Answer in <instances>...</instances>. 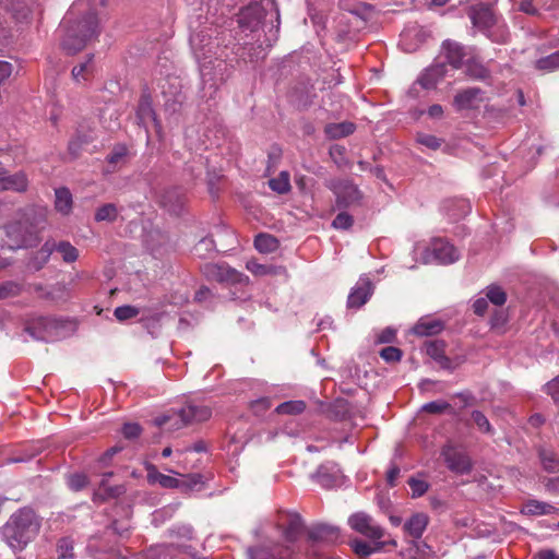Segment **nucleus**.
<instances>
[{
  "mask_svg": "<svg viewBox=\"0 0 559 559\" xmlns=\"http://www.w3.org/2000/svg\"><path fill=\"white\" fill-rule=\"evenodd\" d=\"M468 74L481 81H486L490 78V71L485 66L476 62L468 66Z\"/></svg>",
  "mask_w": 559,
  "mask_h": 559,
  "instance_id": "8fccbe9b",
  "label": "nucleus"
},
{
  "mask_svg": "<svg viewBox=\"0 0 559 559\" xmlns=\"http://www.w3.org/2000/svg\"><path fill=\"white\" fill-rule=\"evenodd\" d=\"M145 469H146V479H147L148 484H151V485L158 484L160 487L167 488V489H173V488L179 489V486L182 485L180 483L179 478L159 473L157 471L156 466L151 463H147L145 465Z\"/></svg>",
  "mask_w": 559,
  "mask_h": 559,
  "instance_id": "412c9836",
  "label": "nucleus"
},
{
  "mask_svg": "<svg viewBox=\"0 0 559 559\" xmlns=\"http://www.w3.org/2000/svg\"><path fill=\"white\" fill-rule=\"evenodd\" d=\"M401 473L400 467L396 464H392L391 467L386 472V483L390 487H394L396 484V479L399 478Z\"/></svg>",
  "mask_w": 559,
  "mask_h": 559,
  "instance_id": "0e129e2a",
  "label": "nucleus"
},
{
  "mask_svg": "<svg viewBox=\"0 0 559 559\" xmlns=\"http://www.w3.org/2000/svg\"><path fill=\"white\" fill-rule=\"evenodd\" d=\"M329 188L335 194L336 204L338 207H347L353 205L357 203L361 198L357 186L348 179L332 180L329 183Z\"/></svg>",
  "mask_w": 559,
  "mask_h": 559,
  "instance_id": "9d476101",
  "label": "nucleus"
},
{
  "mask_svg": "<svg viewBox=\"0 0 559 559\" xmlns=\"http://www.w3.org/2000/svg\"><path fill=\"white\" fill-rule=\"evenodd\" d=\"M442 323L438 320H420L414 326V333L419 336L435 335L441 332Z\"/></svg>",
  "mask_w": 559,
  "mask_h": 559,
  "instance_id": "473e14b6",
  "label": "nucleus"
},
{
  "mask_svg": "<svg viewBox=\"0 0 559 559\" xmlns=\"http://www.w3.org/2000/svg\"><path fill=\"white\" fill-rule=\"evenodd\" d=\"M395 335L396 331L393 328H385L378 334L377 342L380 344L391 343L394 341Z\"/></svg>",
  "mask_w": 559,
  "mask_h": 559,
  "instance_id": "e2e57ef3",
  "label": "nucleus"
},
{
  "mask_svg": "<svg viewBox=\"0 0 559 559\" xmlns=\"http://www.w3.org/2000/svg\"><path fill=\"white\" fill-rule=\"evenodd\" d=\"M467 16L474 27L493 43L506 44L510 38L507 24L495 13L488 3L479 2L468 7Z\"/></svg>",
  "mask_w": 559,
  "mask_h": 559,
  "instance_id": "20e7f679",
  "label": "nucleus"
},
{
  "mask_svg": "<svg viewBox=\"0 0 559 559\" xmlns=\"http://www.w3.org/2000/svg\"><path fill=\"white\" fill-rule=\"evenodd\" d=\"M340 537L338 527L329 524H317L308 533V538L313 543L335 544Z\"/></svg>",
  "mask_w": 559,
  "mask_h": 559,
  "instance_id": "f3484780",
  "label": "nucleus"
},
{
  "mask_svg": "<svg viewBox=\"0 0 559 559\" xmlns=\"http://www.w3.org/2000/svg\"><path fill=\"white\" fill-rule=\"evenodd\" d=\"M73 199L72 193L66 187L55 190V209L62 215H68L72 211Z\"/></svg>",
  "mask_w": 559,
  "mask_h": 559,
  "instance_id": "cd10ccee",
  "label": "nucleus"
},
{
  "mask_svg": "<svg viewBox=\"0 0 559 559\" xmlns=\"http://www.w3.org/2000/svg\"><path fill=\"white\" fill-rule=\"evenodd\" d=\"M314 478L324 488H332L337 484V477L329 473L326 466L321 465L316 474Z\"/></svg>",
  "mask_w": 559,
  "mask_h": 559,
  "instance_id": "a19ab883",
  "label": "nucleus"
},
{
  "mask_svg": "<svg viewBox=\"0 0 559 559\" xmlns=\"http://www.w3.org/2000/svg\"><path fill=\"white\" fill-rule=\"evenodd\" d=\"M88 484V478L85 474H72L68 477V486L73 491H80Z\"/></svg>",
  "mask_w": 559,
  "mask_h": 559,
  "instance_id": "09e8293b",
  "label": "nucleus"
},
{
  "mask_svg": "<svg viewBox=\"0 0 559 559\" xmlns=\"http://www.w3.org/2000/svg\"><path fill=\"white\" fill-rule=\"evenodd\" d=\"M118 211L115 204L108 203L100 206L95 213V219L97 222H112L116 219Z\"/></svg>",
  "mask_w": 559,
  "mask_h": 559,
  "instance_id": "c03bdc74",
  "label": "nucleus"
},
{
  "mask_svg": "<svg viewBox=\"0 0 559 559\" xmlns=\"http://www.w3.org/2000/svg\"><path fill=\"white\" fill-rule=\"evenodd\" d=\"M451 405L445 401H432L423 405L421 411L429 414H442L448 411Z\"/></svg>",
  "mask_w": 559,
  "mask_h": 559,
  "instance_id": "3c124183",
  "label": "nucleus"
},
{
  "mask_svg": "<svg viewBox=\"0 0 559 559\" xmlns=\"http://www.w3.org/2000/svg\"><path fill=\"white\" fill-rule=\"evenodd\" d=\"M214 249H215V243H214V240L212 238H203L194 247L195 253L199 254L200 257L204 255L202 253L203 250H205L207 252H212V251H214Z\"/></svg>",
  "mask_w": 559,
  "mask_h": 559,
  "instance_id": "052dcab7",
  "label": "nucleus"
},
{
  "mask_svg": "<svg viewBox=\"0 0 559 559\" xmlns=\"http://www.w3.org/2000/svg\"><path fill=\"white\" fill-rule=\"evenodd\" d=\"M330 155L337 166H344L348 164V159L345 155V148L340 144H335L330 148Z\"/></svg>",
  "mask_w": 559,
  "mask_h": 559,
  "instance_id": "6e6d98bb",
  "label": "nucleus"
},
{
  "mask_svg": "<svg viewBox=\"0 0 559 559\" xmlns=\"http://www.w3.org/2000/svg\"><path fill=\"white\" fill-rule=\"evenodd\" d=\"M246 267L255 276L276 275L283 269L281 266L261 264L258 263L255 260H249L246 263Z\"/></svg>",
  "mask_w": 559,
  "mask_h": 559,
  "instance_id": "f704fd0d",
  "label": "nucleus"
},
{
  "mask_svg": "<svg viewBox=\"0 0 559 559\" xmlns=\"http://www.w3.org/2000/svg\"><path fill=\"white\" fill-rule=\"evenodd\" d=\"M442 454L448 467L451 471L464 474L472 469L471 461L466 454L457 452L452 448L444 449Z\"/></svg>",
  "mask_w": 559,
  "mask_h": 559,
  "instance_id": "6ab92c4d",
  "label": "nucleus"
},
{
  "mask_svg": "<svg viewBox=\"0 0 559 559\" xmlns=\"http://www.w3.org/2000/svg\"><path fill=\"white\" fill-rule=\"evenodd\" d=\"M248 556L249 559H292L293 550L288 546L253 547L248 549Z\"/></svg>",
  "mask_w": 559,
  "mask_h": 559,
  "instance_id": "dca6fc26",
  "label": "nucleus"
},
{
  "mask_svg": "<svg viewBox=\"0 0 559 559\" xmlns=\"http://www.w3.org/2000/svg\"><path fill=\"white\" fill-rule=\"evenodd\" d=\"M212 415V411L207 406L189 404L178 412V417L183 425L204 421Z\"/></svg>",
  "mask_w": 559,
  "mask_h": 559,
  "instance_id": "a211bd4d",
  "label": "nucleus"
},
{
  "mask_svg": "<svg viewBox=\"0 0 559 559\" xmlns=\"http://www.w3.org/2000/svg\"><path fill=\"white\" fill-rule=\"evenodd\" d=\"M354 223L353 216L346 212L338 213L332 222V226L336 229L346 230L352 227Z\"/></svg>",
  "mask_w": 559,
  "mask_h": 559,
  "instance_id": "864d4df0",
  "label": "nucleus"
},
{
  "mask_svg": "<svg viewBox=\"0 0 559 559\" xmlns=\"http://www.w3.org/2000/svg\"><path fill=\"white\" fill-rule=\"evenodd\" d=\"M57 322L49 318H38L28 324L25 331L36 341L53 342L57 338L55 330Z\"/></svg>",
  "mask_w": 559,
  "mask_h": 559,
  "instance_id": "9b49d317",
  "label": "nucleus"
},
{
  "mask_svg": "<svg viewBox=\"0 0 559 559\" xmlns=\"http://www.w3.org/2000/svg\"><path fill=\"white\" fill-rule=\"evenodd\" d=\"M205 275L219 283L229 284H248L249 277L225 263L206 264L204 269Z\"/></svg>",
  "mask_w": 559,
  "mask_h": 559,
  "instance_id": "1a4fd4ad",
  "label": "nucleus"
},
{
  "mask_svg": "<svg viewBox=\"0 0 559 559\" xmlns=\"http://www.w3.org/2000/svg\"><path fill=\"white\" fill-rule=\"evenodd\" d=\"M269 187L278 194H285L290 191L289 174L286 170L280 173L275 178L269 180Z\"/></svg>",
  "mask_w": 559,
  "mask_h": 559,
  "instance_id": "c9c22d12",
  "label": "nucleus"
},
{
  "mask_svg": "<svg viewBox=\"0 0 559 559\" xmlns=\"http://www.w3.org/2000/svg\"><path fill=\"white\" fill-rule=\"evenodd\" d=\"M52 252H55L53 241L47 240L28 260V269L34 272L41 270L49 261Z\"/></svg>",
  "mask_w": 559,
  "mask_h": 559,
  "instance_id": "5701e85b",
  "label": "nucleus"
},
{
  "mask_svg": "<svg viewBox=\"0 0 559 559\" xmlns=\"http://www.w3.org/2000/svg\"><path fill=\"white\" fill-rule=\"evenodd\" d=\"M180 483L182 484L181 486H179V489H181V491L188 493V492H191V491H199L202 489L203 487V477L201 474L199 473H195V474H189L187 476H183V478L180 479Z\"/></svg>",
  "mask_w": 559,
  "mask_h": 559,
  "instance_id": "e433bc0d",
  "label": "nucleus"
},
{
  "mask_svg": "<svg viewBox=\"0 0 559 559\" xmlns=\"http://www.w3.org/2000/svg\"><path fill=\"white\" fill-rule=\"evenodd\" d=\"M71 74L73 80L79 84L87 82L94 74L93 56H90L84 62L75 66Z\"/></svg>",
  "mask_w": 559,
  "mask_h": 559,
  "instance_id": "c756f323",
  "label": "nucleus"
},
{
  "mask_svg": "<svg viewBox=\"0 0 559 559\" xmlns=\"http://www.w3.org/2000/svg\"><path fill=\"white\" fill-rule=\"evenodd\" d=\"M139 309L134 306H120L115 309V317L118 321H126L139 314Z\"/></svg>",
  "mask_w": 559,
  "mask_h": 559,
  "instance_id": "de8ad7c7",
  "label": "nucleus"
},
{
  "mask_svg": "<svg viewBox=\"0 0 559 559\" xmlns=\"http://www.w3.org/2000/svg\"><path fill=\"white\" fill-rule=\"evenodd\" d=\"M546 392L556 403H559V376L546 384Z\"/></svg>",
  "mask_w": 559,
  "mask_h": 559,
  "instance_id": "680f3d73",
  "label": "nucleus"
},
{
  "mask_svg": "<svg viewBox=\"0 0 559 559\" xmlns=\"http://www.w3.org/2000/svg\"><path fill=\"white\" fill-rule=\"evenodd\" d=\"M46 223V207H26L19 221L5 226L7 246L12 250L36 246L40 240V233L45 229Z\"/></svg>",
  "mask_w": 559,
  "mask_h": 559,
  "instance_id": "f03ea898",
  "label": "nucleus"
},
{
  "mask_svg": "<svg viewBox=\"0 0 559 559\" xmlns=\"http://www.w3.org/2000/svg\"><path fill=\"white\" fill-rule=\"evenodd\" d=\"M59 559H73V543L70 538H61L57 545Z\"/></svg>",
  "mask_w": 559,
  "mask_h": 559,
  "instance_id": "49530a36",
  "label": "nucleus"
},
{
  "mask_svg": "<svg viewBox=\"0 0 559 559\" xmlns=\"http://www.w3.org/2000/svg\"><path fill=\"white\" fill-rule=\"evenodd\" d=\"M20 292V286L13 282H7L0 284V299H4L10 296L17 295Z\"/></svg>",
  "mask_w": 559,
  "mask_h": 559,
  "instance_id": "13d9d810",
  "label": "nucleus"
},
{
  "mask_svg": "<svg viewBox=\"0 0 559 559\" xmlns=\"http://www.w3.org/2000/svg\"><path fill=\"white\" fill-rule=\"evenodd\" d=\"M472 419L478 427V429L485 433H491L492 428L488 420V418L480 412V411H474L472 413Z\"/></svg>",
  "mask_w": 559,
  "mask_h": 559,
  "instance_id": "603ef678",
  "label": "nucleus"
},
{
  "mask_svg": "<svg viewBox=\"0 0 559 559\" xmlns=\"http://www.w3.org/2000/svg\"><path fill=\"white\" fill-rule=\"evenodd\" d=\"M132 156L133 152L131 147H129L124 142L116 144L106 158L108 163L106 173H114L116 169L121 168L132 158Z\"/></svg>",
  "mask_w": 559,
  "mask_h": 559,
  "instance_id": "4468645a",
  "label": "nucleus"
},
{
  "mask_svg": "<svg viewBox=\"0 0 559 559\" xmlns=\"http://www.w3.org/2000/svg\"><path fill=\"white\" fill-rule=\"evenodd\" d=\"M98 34V21L95 11L88 9L84 17L67 28L62 39V48L69 55L81 51L94 36Z\"/></svg>",
  "mask_w": 559,
  "mask_h": 559,
  "instance_id": "39448f33",
  "label": "nucleus"
},
{
  "mask_svg": "<svg viewBox=\"0 0 559 559\" xmlns=\"http://www.w3.org/2000/svg\"><path fill=\"white\" fill-rule=\"evenodd\" d=\"M460 258L459 250L442 238H435L431 240L430 246L426 248L423 254V262L437 263V264H451Z\"/></svg>",
  "mask_w": 559,
  "mask_h": 559,
  "instance_id": "423d86ee",
  "label": "nucleus"
},
{
  "mask_svg": "<svg viewBox=\"0 0 559 559\" xmlns=\"http://www.w3.org/2000/svg\"><path fill=\"white\" fill-rule=\"evenodd\" d=\"M264 19L263 8L255 3L243 8L238 17L239 27L243 31L254 32Z\"/></svg>",
  "mask_w": 559,
  "mask_h": 559,
  "instance_id": "ddd939ff",
  "label": "nucleus"
},
{
  "mask_svg": "<svg viewBox=\"0 0 559 559\" xmlns=\"http://www.w3.org/2000/svg\"><path fill=\"white\" fill-rule=\"evenodd\" d=\"M217 35V27L211 24L194 31L190 36V47L199 63L202 82L204 85L209 84L214 92L217 90L218 83L224 81L223 70L227 68L225 61L213 59L216 48L219 46Z\"/></svg>",
  "mask_w": 559,
  "mask_h": 559,
  "instance_id": "f257e3e1",
  "label": "nucleus"
},
{
  "mask_svg": "<svg viewBox=\"0 0 559 559\" xmlns=\"http://www.w3.org/2000/svg\"><path fill=\"white\" fill-rule=\"evenodd\" d=\"M254 248L261 253H271L278 248V241L269 234H259L254 238Z\"/></svg>",
  "mask_w": 559,
  "mask_h": 559,
  "instance_id": "2f4dec72",
  "label": "nucleus"
},
{
  "mask_svg": "<svg viewBox=\"0 0 559 559\" xmlns=\"http://www.w3.org/2000/svg\"><path fill=\"white\" fill-rule=\"evenodd\" d=\"M533 559H559L557 554L551 549L540 550L537 552Z\"/></svg>",
  "mask_w": 559,
  "mask_h": 559,
  "instance_id": "774afa93",
  "label": "nucleus"
},
{
  "mask_svg": "<svg viewBox=\"0 0 559 559\" xmlns=\"http://www.w3.org/2000/svg\"><path fill=\"white\" fill-rule=\"evenodd\" d=\"M373 293V285L369 277L361 276L356 285L352 288L348 298L347 307L358 309L364 306Z\"/></svg>",
  "mask_w": 559,
  "mask_h": 559,
  "instance_id": "f8f14e48",
  "label": "nucleus"
},
{
  "mask_svg": "<svg viewBox=\"0 0 559 559\" xmlns=\"http://www.w3.org/2000/svg\"><path fill=\"white\" fill-rule=\"evenodd\" d=\"M380 356L386 362H396L402 358V350L397 347L388 346L381 349Z\"/></svg>",
  "mask_w": 559,
  "mask_h": 559,
  "instance_id": "5fc2aeb1",
  "label": "nucleus"
},
{
  "mask_svg": "<svg viewBox=\"0 0 559 559\" xmlns=\"http://www.w3.org/2000/svg\"><path fill=\"white\" fill-rule=\"evenodd\" d=\"M426 353L433 360L438 361L443 368L449 367V358L444 354V344L442 342H428L426 344Z\"/></svg>",
  "mask_w": 559,
  "mask_h": 559,
  "instance_id": "7c9ffc66",
  "label": "nucleus"
},
{
  "mask_svg": "<svg viewBox=\"0 0 559 559\" xmlns=\"http://www.w3.org/2000/svg\"><path fill=\"white\" fill-rule=\"evenodd\" d=\"M407 483L412 490V498H419L429 489V484L420 478L411 477Z\"/></svg>",
  "mask_w": 559,
  "mask_h": 559,
  "instance_id": "a18cd8bd",
  "label": "nucleus"
},
{
  "mask_svg": "<svg viewBox=\"0 0 559 559\" xmlns=\"http://www.w3.org/2000/svg\"><path fill=\"white\" fill-rule=\"evenodd\" d=\"M136 118L139 124L143 126L146 138H151L148 134V126L157 127V123L152 103L147 96L141 98L136 110Z\"/></svg>",
  "mask_w": 559,
  "mask_h": 559,
  "instance_id": "4be33fe9",
  "label": "nucleus"
},
{
  "mask_svg": "<svg viewBox=\"0 0 559 559\" xmlns=\"http://www.w3.org/2000/svg\"><path fill=\"white\" fill-rule=\"evenodd\" d=\"M55 251L60 253L62 261L66 263H73L79 258V250L69 241H53Z\"/></svg>",
  "mask_w": 559,
  "mask_h": 559,
  "instance_id": "72a5a7b5",
  "label": "nucleus"
},
{
  "mask_svg": "<svg viewBox=\"0 0 559 559\" xmlns=\"http://www.w3.org/2000/svg\"><path fill=\"white\" fill-rule=\"evenodd\" d=\"M444 73L445 66L443 63L433 64L425 70V72L418 78L417 83L425 90L433 88L443 78Z\"/></svg>",
  "mask_w": 559,
  "mask_h": 559,
  "instance_id": "b1692460",
  "label": "nucleus"
},
{
  "mask_svg": "<svg viewBox=\"0 0 559 559\" xmlns=\"http://www.w3.org/2000/svg\"><path fill=\"white\" fill-rule=\"evenodd\" d=\"M40 520L28 508L14 512L1 528L4 543L14 551H22L38 535Z\"/></svg>",
  "mask_w": 559,
  "mask_h": 559,
  "instance_id": "7ed1b4c3",
  "label": "nucleus"
},
{
  "mask_svg": "<svg viewBox=\"0 0 559 559\" xmlns=\"http://www.w3.org/2000/svg\"><path fill=\"white\" fill-rule=\"evenodd\" d=\"M480 93L481 91L478 87L466 88L455 95L454 106L459 110L472 108Z\"/></svg>",
  "mask_w": 559,
  "mask_h": 559,
  "instance_id": "c85d7f7f",
  "label": "nucleus"
},
{
  "mask_svg": "<svg viewBox=\"0 0 559 559\" xmlns=\"http://www.w3.org/2000/svg\"><path fill=\"white\" fill-rule=\"evenodd\" d=\"M552 509L554 507L548 503L532 500L525 504L524 512L533 515H543L550 513Z\"/></svg>",
  "mask_w": 559,
  "mask_h": 559,
  "instance_id": "37998d69",
  "label": "nucleus"
},
{
  "mask_svg": "<svg viewBox=\"0 0 559 559\" xmlns=\"http://www.w3.org/2000/svg\"><path fill=\"white\" fill-rule=\"evenodd\" d=\"M396 547V542L394 539L390 540H372V545L367 542L355 539L352 542L350 546L353 551L360 558H367L370 555L380 551L385 546Z\"/></svg>",
  "mask_w": 559,
  "mask_h": 559,
  "instance_id": "aec40b11",
  "label": "nucleus"
},
{
  "mask_svg": "<svg viewBox=\"0 0 559 559\" xmlns=\"http://www.w3.org/2000/svg\"><path fill=\"white\" fill-rule=\"evenodd\" d=\"M539 457L545 471L559 472V460L552 451L543 449L539 451Z\"/></svg>",
  "mask_w": 559,
  "mask_h": 559,
  "instance_id": "ea45409f",
  "label": "nucleus"
},
{
  "mask_svg": "<svg viewBox=\"0 0 559 559\" xmlns=\"http://www.w3.org/2000/svg\"><path fill=\"white\" fill-rule=\"evenodd\" d=\"M428 525V516L425 513H416L404 524L405 532L413 538H420Z\"/></svg>",
  "mask_w": 559,
  "mask_h": 559,
  "instance_id": "a878e982",
  "label": "nucleus"
},
{
  "mask_svg": "<svg viewBox=\"0 0 559 559\" xmlns=\"http://www.w3.org/2000/svg\"><path fill=\"white\" fill-rule=\"evenodd\" d=\"M141 427L139 424L135 423H128L124 424L122 427V435L127 439H135L141 435Z\"/></svg>",
  "mask_w": 559,
  "mask_h": 559,
  "instance_id": "bf43d9fd",
  "label": "nucleus"
},
{
  "mask_svg": "<svg viewBox=\"0 0 559 559\" xmlns=\"http://www.w3.org/2000/svg\"><path fill=\"white\" fill-rule=\"evenodd\" d=\"M275 525L288 543L296 542L304 531V523L300 515L294 512L280 511L276 516Z\"/></svg>",
  "mask_w": 559,
  "mask_h": 559,
  "instance_id": "0eeeda50",
  "label": "nucleus"
},
{
  "mask_svg": "<svg viewBox=\"0 0 559 559\" xmlns=\"http://www.w3.org/2000/svg\"><path fill=\"white\" fill-rule=\"evenodd\" d=\"M535 68L540 71L552 72L559 70V50L535 61Z\"/></svg>",
  "mask_w": 559,
  "mask_h": 559,
  "instance_id": "4c0bfd02",
  "label": "nucleus"
},
{
  "mask_svg": "<svg viewBox=\"0 0 559 559\" xmlns=\"http://www.w3.org/2000/svg\"><path fill=\"white\" fill-rule=\"evenodd\" d=\"M122 448L120 447H112L110 449H108L99 459V462L103 464V465H107L108 462L112 459L114 455H116L118 452L121 451Z\"/></svg>",
  "mask_w": 559,
  "mask_h": 559,
  "instance_id": "338daca9",
  "label": "nucleus"
},
{
  "mask_svg": "<svg viewBox=\"0 0 559 559\" xmlns=\"http://www.w3.org/2000/svg\"><path fill=\"white\" fill-rule=\"evenodd\" d=\"M488 299L480 297L477 298L473 304L474 312L478 316H484L488 308Z\"/></svg>",
  "mask_w": 559,
  "mask_h": 559,
  "instance_id": "69168bd1",
  "label": "nucleus"
},
{
  "mask_svg": "<svg viewBox=\"0 0 559 559\" xmlns=\"http://www.w3.org/2000/svg\"><path fill=\"white\" fill-rule=\"evenodd\" d=\"M3 191H14L23 193L28 189V178L24 171H17L10 175L5 170V175L2 181Z\"/></svg>",
  "mask_w": 559,
  "mask_h": 559,
  "instance_id": "393cba45",
  "label": "nucleus"
},
{
  "mask_svg": "<svg viewBox=\"0 0 559 559\" xmlns=\"http://www.w3.org/2000/svg\"><path fill=\"white\" fill-rule=\"evenodd\" d=\"M451 203H454V205L457 207V213H449V217L452 218V219H459L463 216H465L466 214L469 213L471 211V205L467 201L465 200H455V201H452Z\"/></svg>",
  "mask_w": 559,
  "mask_h": 559,
  "instance_id": "4d7b16f0",
  "label": "nucleus"
},
{
  "mask_svg": "<svg viewBox=\"0 0 559 559\" xmlns=\"http://www.w3.org/2000/svg\"><path fill=\"white\" fill-rule=\"evenodd\" d=\"M486 298L496 306H502L507 300V294L500 286L492 284L486 288Z\"/></svg>",
  "mask_w": 559,
  "mask_h": 559,
  "instance_id": "79ce46f5",
  "label": "nucleus"
},
{
  "mask_svg": "<svg viewBox=\"0 0 559 559\" xmlns=\"http://www.w3.org/2000/svg\"><path fill=\"white\" fill-rule=\"evenodd\" d=\"M356 126L349 121L329 123L325 126V134L330 140L347 138L354 133Z\"/></svg>",
  "mask_w": 559,
  "mask_h": 559,
  "instance_id": "bb28decb",
  "label": "nucleus"
},
{
  "mask_svg": "<svg viewBox=\"0 0 559 559\" xmlns=\"http://www.w3.org/2000/svg\"><path fill=\"white\" fill-rule=\"evenodd\" d=\"M305 409H306V403L304 401L297 400V401H287V402L281 403L275 408V412L277 414L298 415V414H301Z\"/></svg>",
  "mask_w": 559,
  "mask_h": 559,
  "instance_id": "58836bf2",
  "label": "nucleus"
},
{
  "mask_svg": "<svg viewBox=\"0 0 559 559\" xmlns=\"http://www.w3.org/2000/svg\"><path fill=\"white\" fill-rule=\"evenodd\" d=\"M441 53L444 56L447 62L454 69L461 68L466 57L465 47L451 39H447L442 43Z\"/></svg>",
  "mask_w": 559,
  "mask_h": 559,
  "instance_id": "2eb2a0df",
  "label": "nucleus"
},
{
  "mask_svg": "<svg viewBox=\"0 0 559 559\" xmlns=\"http://www.w3.org/2000/svg\"><path fill=\"white\" fill-rule=\"evenodd\" d=\"M349 526L357 533L371 540H381L384 536V530L365 512H357L349 516Z\"/></svg>",
  "mask_w": 559,
  "mask_h": 559,
  "instance_id": "6e6552de",
  "label": "nucleus"
}]
</instances>
